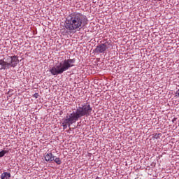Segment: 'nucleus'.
<instances>
[{"mask_svg": "<svg viewBox=\"0 0 179 179\" xmlns=\"http://www.w3.org/2000/svg\"><path fill=\"white\" fill-rule=\"evenodd\" d=\"M90 113H92V108L90 105H83L82 106L78 107L76 110L73 111L72 113L67 115L62 122V125L64 129H66L71 127L72 124H75L79 118L82 117H88L90 115Z\"/></svg>", "mask_w": 179, "mask_h": 179, "instance_id": "obj_1", "label": "nucleus"}, {"mask_svg": "<svg viewBox=\"0 0 179 179\" xmlns=\"http://www.w3.org/2000/svg\"><path fill=\"white\" fill-rule=\"evenodd\" d=\"M86 24H87V17L80 13H74L67 17L65 27L70 33H74L76 30L82 29Z\"/></svg>", "mask_w": 179, "mask_h": 179, "instance_id": "obj_2", "label": "nucleus"}, {"mask_svg": "<svg viewBox=\"0 0 179 179\" xmlns=\"http://www.w3.org/2000/svg\"><path fill=\"white\" fill-rule=\"evenodd\" d=\"M75 64V59H65L64 62H60L59 64L55 66L50 69L52 75H61L64 73L65 71H68L69 68H72Z\"/></svg>", "mask_w": 179, "mask_h": 179, "instance_id": "obj_3", "label": "nucleus"}, {"mask_svg": "<svg viewBox=\"0 0 179 179\" xmlns=\"http://www.w3.org/2000/svg\"><path fill=\"white\" fill-rule=\"evenodd\" d=\"M19 64V59L16 56L6 55L3 59H0V71L15 68Z\"/></svg>", "mask_w": 179, "mask_h": 179, "instance_id": "obj_4", "label": "nucleus"}, {"mask_svg": "<svg viewBox=\"0 0 179 179\" xmlns=\"http://www.w3.org/2000/svg\"><path fill=\"white\" fill-rule=\"evenodd\" d=\"M54 159H55V156H54L52 152L45 154V159L46 162H54Z\"/></svg>", "mask_w": 179, "mask_h": 179, "instance_id": "obj_5", "label": "nucleus"}, {"mask_svg": "<svg viewBox=\"0 0 179 179\" xmlns=\"http://www.w3.org/2000/svg\"><path fill=\"white\" fill-rule=\"evenodd\" d=\"M107 50V48L106 45H98L94 50V52H96L97 54H100L101 52H104Z\"/></svg>", "mask_w": 179, "mask_h": 179, "instance_id": "obj_6", "label": "nucleus"}, {"mask_svg": "<svg viewBox=\"0 0 179 179\" xmlns=\"http://www.w3.org/2000/svg\"><path fill=\"white\" fill-rule=\"evenodd\" d=\"M10 173L4 172L1 175V179H10Z\"/></svg>", "mask_w": 179, "mask_h": 179, "instance_id": "obj_7", "label": "nucleus"}, {"mask_svg": "<svg viewBox=\"0 0 179 179\" xmlns=\"http://www.w3.org/2000/svg\"><path fill=\"white\" fill-rule=\"evenodd\" d=\"M53 162H55V163H57L58 165L62 164V161L61 160V159L59 157L55 158V157Z\"/></svg>", "mask_w": 179, "mask_h": 179, "instance_id": "obj_8", "label": "nucleus"}, {"mask_svg": "<svg viewBox=\"0 0 179 179\" xmlns=\"http://www.w3.org/2000/svg\"><path fill=\"white\" fill-rule=\"evenodd\" d=\"M8 150H2L0 152V158L1 157H3L5 156V155H6V153H8Z\"/></svg>", "mask_w": 179, "mask_h": 179, "instance_id": "obj_9", "label": "nucleus"}, {"mask_svg": "<svg viewBox=\"0 0 179 179\" xmlns=\"http://www.w3.org/2000/svg\"><path fill=\"white\" fill-rule=\"evenodd\" d=\"M176 94L177 97H179V89L177 90Z\"/></svg>", "mask_w": 179, "mask_h": 179, "instance_id": "obj_10", "label": "nucleus"}, {"mask_svg": "<svg viewBox=\"0 0 179 179\" xmlns=\"http://www.w3.org/2000/svg\"><path fill=\"white\" fill-rule=\"evenodd\" d=\"M159 135H160V134H155V138L156 139H157V138H159Z\"/></svg>", "mask_w": 179, "mask_h": 179, "instance_id": "obj_11", "label": "nucleus"}, {"mask_svg": "<svg viewBox=\"0 0 179 179\" xmlns=\"http://www.w3.org/2000/svg\"><path fill=\"white\" fill-rule=\"evenodd\" d=\"M34 96H35L36 99H37V94H35Z\"/></svg>", "mask_w": 179, "mask_h": 179, "instance_id": "obj_12", "label": "nucleus"}, {"mask_svg": "<svg viewBox=\"0 0 179 179\" xmlns=\"http://www.w3.org/2000/svg\"><path fill=\"white\" fill-rule=\"evenodd\" d=\"M101 45H104V43L101 44Z\"/></svg>", "mask_w": 179, "mask_h": 179, "instance_id": "obj_13", "label": "nucleus"}, {"mask_svg": "<svg viewBox=\"0 0 179 179\" xmlns=\"http://www.w3.org/2000/svg\"><path fill=\"white\" fill-rule=\"evenodd\" d=\"M157 1H162V0H157Z\"/></svg>", "mask_w": 179, "mask_h": 179, "instance_id": "obj_14", "label": "nucleus"}]
</instances>
